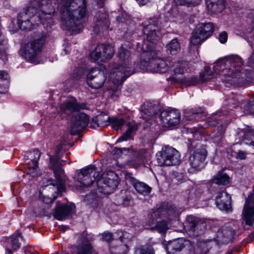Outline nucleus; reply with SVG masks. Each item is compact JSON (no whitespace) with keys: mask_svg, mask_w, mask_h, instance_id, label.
I'll return each mask as SVG.
<instances>
[{"mask_svg":"<svg viewBox=\"0 0 254 254\" xmlns=\"http://www.w3.org/2000/svg\"><path fill=\"white\" fill-rule=\"evenodd\" d=\"M117 234L119 240L117 241V245L112 248L111 251L115 254H126L129 251L131 235L126 232L119 231Z\"/></svg>","mask_w":254,"mask_h":254,"instance_id":"nucleus-18","label":"nucleus"},{"mask_svg":"<svg viewBox=\"0 0 254 254\" xmlns=\"http://www.w3.org/2000/svg\"><path fill=\"white\" fill-rule=\"evenodd\" d=\"M219 40L221 43H225L227 42L228 36L226 32H222L219 35Z\"/></svg>","mask_w":254,"mask_h":254,"instance_id":"nucleus-48","label":"nucleus"},{"mask_svg":"<svg viewBox=\"0 0 254 254\" xmlns=\"http://www.w3.org/2000/svg\"><path fill=\"white\" fill-rule=\"evenodd\" d=\"M254 202L253 196H249L247 198L244 207L243 214L246 224L253 225L254 222Z\"/></svg>","mask_w":254,"mask_h":254,"instance_id":"nucleus-24","label":"nucleus"},{"mask_svg":"<svg viewBox=\"0 0 254 254\" xmlns=\"http://www.w3.org/2000/svg\"><path fill=\"white\" fill-rule=\"evenodd\" d=\"M59 0H39V7L30 6L21 11L17 16L18 27L23 31H31L40 23H53L51 15L54 13ZM61 8L62 22L64 29L78 33L83 28L82 19L86 15L85 0H62Z\"/></svg>","mask_w":254,"mask_h":254,"instance_id":"nucleus-1","label":"nucleus"},{"mask_svg":"<svg viewBox=\"0 0 254 254\" xmlns=\"http://www.w3.org/2000/svg\"><path fill=\"white\" fill-rule=\"evenodd\" d=\"M8 78V74L5 71L0 70V81L6 80Z\"/></svg>","mask_w":254,"mask_h":254,"instance_id":"nucleus-57","label":"nucleus"},{"mask_svg":"<svg viewBox=\"0 0 254 254\" xmlns=\"http://www.w3.org/2000/svg\"><path fill=\"white\" fill-rule=\"evenodd\" d=\"M110 117L105 115H99L93 118L91 122V126L93 128L103 127L110 125Z\"/></svg>","mask_w":254,"mask_h":254,"instance_id":"nucleus-31","label":"nucleus"},{"mask_svg":"<svg viewBox=\"0 0 254 254\" xmlns=\"http://www.w3.org/2000/svg\"><path fill=\"white\" fill-rule=\"evenodd\" d=\"M127 125L128 126V128L126 132L117 140V142L126 141L130 139L132 134L135 133L137 130V127L135 124L131 125L128 124Z\"/></svg>","mask_w":254,"mask_h":254,"instance_id":"nucleus-35","label":"nucleus"},{"mask_svg":"<svg viewBox=\"0 0 254 254\" xmlns=\"http://www.w3.org/2000/svg\"><path fill=\"white\" fill-rule=\"evenodd\" d=\"M250 237L252 238H254V232L251 233V235H250Z\"/></svg>","mask_w":254,"mask_h":254,"instance_id":"nucleus-64","label":"nucleus"},{"mask_svg":"<svg viewBox=\"0 0 254 254\" xmlns=\"http://www.w3.org/2000/svg\"><path fill=\"white\" fill-rule=\"evenodd\" d=\"M208 11L213 13L221 12L225 7L224 0H206Z\"/></svg>","mask_w":254,"mask_h":254,"instance_id":"nucleus-28","label":"nucleus"},{"mask_svg":"<svg viewBox=\"0 0 254 254\" xmlns=\"http://www.w3.org/2000/svg\"><path fill=\"white\" fill-rule=\"evenodd\" d=\"M63 141H58L55 144L56 148V155L50 158L51 166L54 171L55 176L57 180L50 179L47 180L46 183H44L43 188H46L49 186L55 187L58 192H62L64 190V184L66 177L64 174V170L61 167L62 165L63 161H60V158L58 156V154L60 153L64 145Z\"/></svg>","mask_w":254,"mask_h":254,"instance_id":"nucleus-4","label":"nucleus"},{"mask_svg":"<svg viewBox=\"0 0 254 254\" xmlns=\"http://www.w3.org/2000/svg\"><path fill=\"white\" fill-rule=\"evenodd\" d=\"M179 211L176 207L170 205L167 207H161L157 209L152 210L148 216L147 224L152 225L155 223V219L163 218L169 222L176 219L179 216Z\"/></svg>","mask_w":254,"mask_h":254,"instance_id":"nucleus-11","label":"nucleus"},{"mask_svg":"<svg viewBox=\"0 0 254 254\" xmlns=\"http://www.w3.org/2000/svg\"><path fill=\"white\" fill-rule=\"evenodd\" d=\"M244 140L246 144L254 147V130H249L244 134Z\"/></svg>","mask_w":254,"mask_h":254,"instance_id":"nucleus-42","label":"nucleus"},{"mask_svg":"<svg viewBox=\"0 0 254 254\" xmlns=\"http://www.w3.org/2000/svg\"><path fill=\"white\" fill-rule=\"evenodd\" d=\"M147 50H146L144 47V45L142 47V53L141 54V58L145 63L147 64V67H149V65H151V63L153 62L154 60H156L157 58L156 52L147 47Z\"/></svg>","mask_w":254,"mask_h":254,"instance_id":"nucleus-30","label":"nucleus"},{"mask_svg":"<svg viewBox=\"0 0 254 254\" xmlns=\"http://www.w3.org/2000/svg\"><path fill=\"white\" fill-rule=\"evenodd\" d=\"M241 97H239L238 99H240V100L238 101V106H241L242 105V103L241 102L242 101V100H241Z\"/></svg>","mask_w":254,"mask_h":254,"instance_id":"nucleus-63","label":"nucleus"},{"mask_svg":"<svg viewBox=\"0 0 254 254\" xmlns=\"http://www.w3.org/2000/svg\"><path fill=\"white\" fill-rule=\"evenodd\" d=\"M72 122L70 132L72 134L75 135L82 131L87 126L89 118L84 113H77L72 119Z\"/></svg>","mask_w":254,"mask_h":254,"instance_id":"nucleus-22","label":"nucleus"},{"mask_svg":"<svg viewBox=\"0 0 254 254\" xmlns=\"http://www.w3.org/2000/svg\"><path fill=\"white\" fill-rule=\"evenodd\" d=\"M41 157V153L38 150H34L28 153V160L26 163L27 173L32 177H35L41 174L39 169L38 161Z\"/></svg>","mask_w":254,"mask_h":254,"instance_id":"nucleus-20","label":"nucleus"},{"mask_svg":"<svg viewBox=\"0 0 254 254\" xmlns=\"http://www.w3.org/2000/svg\"><path fill=\"white\" fill-rule=\"evenodd\" d=\"M96 191L105 194L111 193L118 186L119 182L117 177L113 171H110L107 174H104L101 177L97 178Z\"/></svg>","mask_w":254,"mask_h":254,"instance_id":"nucleus-10","label":"nucleus"},{"mask_svg":"<svg viewBox=\"0 0 254 254\" xmlns=\"http://www.w3.org/2000/svg\"><path fill=\"white\" fill-rule=\"evenodd\" d=\"M195 16L193 15H189L187 13H180L177 17V21L178 23H193L194 21Z\"/></svg>","mask_w":254,"mask_h":254,"instance_id":"nucleus-36","label":"nucleus"},{"mask_svg":"<svg viewBox=\"0 0 254 254\" xmlns=\"http://www.w3.org/2000/svg\"><path fill=\"white\" fill-rule=\"evenodd\" d=\"M252 23H253V26H252V35L251 37L254 39V11L252 13Z\"/></svg>","mask_w":254,"mask_h":254,"instance_id":"nucleus-59","label":"nucleus"},{"mask_svg":"<svg viewBox=\"0 0 254 254\" xmlns=\"http://www.w3.org/2000/svg\"><path fill=\"white\" fill-rule=\"evenodd\" d=\"M151 157V154L147 150H144L141 153V160L142 162L147 161L150 160Z\"/></svg>","mask_w":254,"mask_h":254,"instance_id":"nucleus-46","label":"nucleus"},{"mask_svg":"<svg viewBox=\"0 0 254 254\" xmlns=\"http://www.w3.org/2000/svg\"><path fill=\"white\" fill-rule=\"evenodd\" d=\"M106 79L107 77L104 72L97 67L90 69L87 75V83L92 89L101 88Z\"/></svg>","mask_w":254,"mask_h":254,"instance_id":"nucleus-15","label":"nucleus"},{"mask_svg":"<svg viewBox=\"0 0 254 254\" xmlns=\"http://www.w3.org/2000/svg\"><path fill=\"white\" fill-rule=\"evenodd\" d=\"M92 239V236L84 231L77 242V254H97L91 243Z\"/></svg>","mask_w":254,"mask_h":254,"instance_id":"nucleus-17","label":"nucleus"},{"mask_svg":"<svg viewBox=\"0 0 254 254\" xmlns=\"http://www.w3.org/2000/svg\"><path fill=\"white\" fill-rule=\"evenodd\" d=\"M20 235L17 234L15 236H13L11 239V245L14 250H17L20 247L19 239Z\"/></svg>","mask_w":254,"mask_h":254,"instance_id":"nucleus-44","label":"nucleus"},{"mask_svg":"<svg viewBox=\"0 0 254 254\" xmlns=\"http://www.w3.org/2000/svg\"><path fill=\"white\" fill-rule=\"evenodd\" d=\"M99 176V171L93 166H88L78 172L76 179L83 187H89Z\"/></svg>","mask_w":254,"mask_h":254,"instance_id":"nucleus-13","label":"nucleus"},{"mask_svg":"<svg viewBox=\"0 0 254 254\" xmlns=\"http://www.w3.org/2000/svg\"><path fill=\"white\" fill-rule=\"evenodd\" d=\"M191 112L193 115H195L198 116L199 115V114L201 113V109H199L198 111H194L193 110H192V111Z\"/></svg>","mask_w":254,"mask_h":254,"instance_id":"nucleus-62","label":"nucleus"},{"mask_svg":"<svg viewBox=\"0 0 254 254\" xmlns=\"http://www.w3.org/2000/svg\"><path fill=\"white\" fill-rule=\"evenodd\" d=\"M217 115H215L212 116V117L208 121V124L209 126H216L220 124V123L218 121H215V120L217 119L216 116Z\"/></svg>","mask_w":254,"mask_h":254,"instance_id":"nucleus-50","label":"nucleus"},{"mask_svg":"<svg viewBox=\"0 0 254 254\" xmlns=\"http://www.w3.org/2000/svg\"><path fill=\"white\" fill-rule=\"evenodd\" d=\"M155 223L153 225H150L152 227V230H156L159 233H165L169 229L170 224V222L166 220L163 218L160 217L159 219H155Z\"/></svg>","mask_w":254,"mask_h":254,"instance_id":"nucleus-32","label":"nucleus"},{"mask_svg":"<svg viewBox=\"0 0 254 254\" xmlns=\"http://www.w3.org/2000/svg\"><path fill=\"white\" fill-rule=\"evenodd\" d=\"M134 254H155V252L152 248H139L135 251Z\"/></svg>","mask_w":254,"mask_h":254,"instance_id":"nucleus-43","label":"nucleus"},{"mask_svg":"<svg viewBox=\"0 0 254 254\" xmlns=\"http://www.w3.org/2000/svg\"><path fill=\"white\" fill-rule=\"evenodd\" d=\"M123 150H126V148H115L113 150V152H114V154L117 155V156H120L122 154Z\"/></svg>","mask_w":254,"mask_h":254,"instance_id":"nucleus-51","label":"nucleus"},{"mask_svg":"<svg viewBox=\"0 0 254 254\" xmlns=\"http://www.w3.org/2000/svg\"><path fill=\"white\" fill-rule=\"evenodd\" d=\"M132 44L126 41L123 44L118 50L117 56L121 63L114 68L111 73L112 78L118 84L123 83L128 77L133 73L131 69V52Z\"/></svg>","mask_w":254,"mask_h":254,"instance_id":"nucleus-3","label":"nucleus"},{"mask_svg":"<svg viewBox=\"0 0 254 254\" xmlns=\"http://www.w3.org/2000/svg\"><path fill=\"white\" fill-rule=\"evenodd\" d=\"M247 64L249 66H254V52L248 59Z\"/></svg>","mask_w":254,"mask_h":254,"instance_id":"nucleus-53","label":"nucleus"},{"mask_svg":"<svg viewBox=\"0 0 254 254\" xmlns=\"http://www.w3.org/2000/svg\"><path fill=\"white\" fill-rule=\"evenodd\" d=\"M216 184L225 185L229 183V176L226 173H218L214 180Z\"/></svg>","mask_w":254,"mask_h":254,"instance_id":"nucleus-40","label":"nucleus"},{"mask_svg":"<svg viewBox=\"0 0 254 254\" xmlns=\"http://www.w3.org/2000/svg\"><path fill=\"white\" fill-rule=\"evenodd\" d=\"M85 103L77 102L76 99L72 98L66 99L59 106L61 113L66 115H70L72 113L78 111L86 108Z\"/></svg>","mask_w":254,"mask_h":254,"instance_id":"nucleus-21","label":"nucleus"},{"mask_svg":"<svg viewBox=\"0 0 254 254\" xmlns=\"http://www.w3.org/2000/svg\"><path fill=\"white\" fill-rule=\"evenodd\" d=\"M6 57L5 50L3 49V46L2 44H0V58L4 59Z\"/></svg>","mask_w":254,"mask_h":254,"instance_id":"nucleus-55","label":"nucleus"},{"mask_svg":"<svg viewBox=\"0 0 254 254\" xmlns=\"http://www.w3.org/2000/svg\"><path fill=\"white\" fill-rule=\"evenodd\" d=\"M193 130H194L192 131L193 139L197 140H203V137H204L203 135V129L194 128Z\"/></svg>","mask_w":254,"mask_h":254,"instance_id":"nucleus-45","label":"nucleus"},{"mask_svg":"<svg viewBox=\"0 0 254 254\" xmlns=\"http://www.w3.org/2000/svg\"><path fill=\"white\" fill-rule=\"evenodd\" d=\"M158 165L162 166H173L178 164L181 161L179 152L174 148L166 146L156 154Z\"/></svg>","mask_w":254,"mask_h":254,"instance_id":"nucleus-9","label":"nucleus"},{"mask_svg":"<svg viewBox=\"0 0 254 254\" xmlns=\"http://www.w3.org/2000/svg\"><path fill=\"white\" fill-rule=\"evenodd\" d=\"M184 247V240L179 239L167 242L165 249L169 254H174L176 252H180Z\"/></svg>","mask_w":254,"mask_h":254,"instance_id":"nucleus-29","label":"nucleus"},{"mask_svg":"<svg viewBox=\"0 0 254 254\" xmlns=\"http://www.w3.org/2000/svg\"><path fill=\"white\" fill-rule=\"evenodd\" d=\"M207 155V152L205 146L200 143H195L193 141L190 148L188 158L190 166L189 171L191 173L202 169L205 165L204 161Z\"/></svg>","mask_w":254,"mask_h":254,"instance_id":"nucleus-5","label":"nucleus"},{"mask_svg":"<svg viewBox=\"0 0 254 254\" xmlns=\"http://www.w3.org/2000/svg\"><path fill=\"white\" fill-rule=\"evenodd\" d=\"M188 197L190 199L199 197L202 193V190L197 186H193L187 190Z\"/></svg>","mask_w":254,"mask_h":254,"instance_id":"nucleus-37","label":"nucleus"},{"mask_svg":"<svg viewBox=\"0 0 254 254\" xmlns=\"http://www.w3.org/2000/svg\"><path fill=\"white\" fill-rule=\"evenodd\" d=\"M108 15L105 12L99 11L95 16L93 31L98 34L108 29L110 26Z\"/></svg>","mask_w":254,"mask_h":254,"instance_id":"nucleus-23","label":"nucleus"},{"mask_svg":"<svg viewBox=\"0 0 254 254\" xmlns=\"http://www.w3.org/2000/svg\"><path fill=\"white\" fill-rule=\"evenodd\" d=\"M143 31L146 36V39L150 42L158 40L161 33L159 20L156 17L149 18L142 23Z\"/></svg>","mask_w":254,"mask_h":254,"instance_id":"nucleus-12","label":"nucleus"},{"mask_svg":"<svg viewBox=\"0 0 254 254\" xmlns=\"http://www.w3.org/2000/svg\"><path fill=\"white\" fill-rule=\"evenodd\" d=\"M125 179L126 182L130 184L138 193L146 195L150 192L151 188L146 184L136 180L132 174L126 175Z\"/></svg>","mask_w":254,"mask_h":254,"instance_id":"nucleus-25","label":"nucleus"},{"mask_svg":"<svg viewBox=\"0 0 254 254\" xmlns=\"http://www.w3.org/2000/svg\"><path fill=\"white\" fill-rule=\"evenodd\" d=\"M158 108L157 106L155 105H151L147 108H145L144 110V115L142 116V117L147 122H148L149 118L147 117H149L150 118H152L154 116L158 113Z\"/></svg>","mask_w":254,"mask_h":254,"instance_id":"nucleus-38","label":"nucleus"},{"mask_svg":"<svg viewBox=\"0 0 254 254\" xmlns=\"http://www.w3.org/2000/svg\"><path fill=\"white\" fill-rule=\"evenodd\" d=\"M234 234V231L231 228L224 226L218 231L217 238L224 242H227L231 239Z\"/></svg>","mask_w":254,"mask_h":254,"instance_id":"nucleus-33","label":"nucleus"},{"mask_svg":"<svg viewBox=\"0 0 254 254\" xmlns=\"http://www.w3.org/2000/svg\"><path fill=\"white\" fill-rule=\"evenodd\" d=\"M45 39V35H42L40 37L26 44L20 50L21 55L29 62L37 64L35 59L41 51Z\"/></svg>","mask_w":254,"mask_h":254,"instance_id":"nucleus-7","label":"nucleus"},{"mask_svg":"<svg viewBox=\"0 0 254 254\" xmlns=\"http://www.w3.org/2000/svg\"><path fill=\"white\" fill-rule=\"evenodd\" d=\"M213 30L214 26L212 23H201L198 24L190 38V47L201 45L212 35Z\"/></svg>","mask_w":254,"mask_h":254,"instance_id":"nucleus-8","label":"nucleus"},{"mask_svg":"<svg viewBox=\"0 0 254 254\" xmlns=\"http://www.w3.org/2000/svg\"><path fill=\"white\" fill-rule=\"evenodd\" d=\"M152 0H136V2L139 6H144L151 2Z\"/></svg>","mask_w":254,"mask_h":254,"instance_id":"nucleus-54","label":"nucleus"},{"mask_svg":"<svg viewBox=\"0 0 254 254\" xmlns=\"http://www.w3.org/2000/svg\"><path fill=\"white\" fill-rule=\"evenodd\" d=\"M187 0H174L175 3L177 4L181 5H185L187 6V3H184L183 1H187Z\"/></svg>","mask_w":254,"mask_h":254,"instance_id":"nucleus-61","label":"nucleus"},{"mask_svg":"<svg viewBox=\"0 0 254 254\" xmlns=\"http://www.w3.org/2000/svg\"><path fill=\"white\" fill-rule=\"evenodd\" d=\"M7 85H0V94H5L8 91Z\"/></svg>","mask_w":254,"mask_h":254,"instance_id":"nucleus-58","label":"nucleus"},{"mask_svg":"<svg viewBox=\"0 0 254 254\" xmlns=\"http://www.w3.org/2000/svg\"><path fill=\"white\" fill-rule=\"evenodd\" d=\"M130 197L126 196L123 198V202L122 203V205L125 206H127L129 205V202L130 201Z\"/></svg>","mask_w":254,"mask_h":254,"instance_id":"nucleus-56","label":"nucleus"},{"mask_svg":"<svg viewBox=\"0 0 254 254\" xmlns=\"http://www.w3.org/2000/svg\"><path fill=\"white\" fill-rule=\"evenodd\" d=\"M73 207H74L73 205H58L55 208L54 216L58 220H63L71 214Z\"/></svg>","mask_w":254,"mask_h":254,"instance_id":"nucleus-27","label":"nucleus"},{"mask_svg":"<svg viewBox=\"0 0 254 254\" xmlns=\"http://www.w3.org/2000/svg\"><path fill=\"white\" fill-rule=\"evenodd\" d=\"M201 0H187L183 1L184 3H187V6H195L199 4Z\"/></svg>","mask_w":254,"mask_h":254,"instance_id":"nucleus-47","label":"nucleus"},{"mask_svg":"<svg viewBox=\"0 0 254 254\" xmlns=\"http://www.w3.org/2000/svg\"><path fill=\"white\" fill-rule=\"evenodd\" d=\"M243 65V61L239 56L231 55L218 61L214 65V69L222 76L224 82L233 84L243 81L244 74L241 72Z\"/></svg>","mask_w":254,"mask_h":254,"instance_id":"nucleus-2","label":"nucleus"},{"mask_svg":"<svg viewBox=\"0 0 254 254\" xmlns=\"http://www.w3.org/2000/svg\"><path fill=\"white\" fill-rule=\"evenodd\" d=\"M167 52L172 55H176L181 50V46L177 38L173 39L166 46Z\"/></svg>","mask_w":254,"mask_h":254,"instance_id":"nucleus-34","label":"nucleus"},{"mask_svg":"<svg viewBox=\"0 0 254 254\" xmlns=\"http://www.w3.org/2000/svg\"><path fill=\"white\" fill-rule=\"evenodd\" d=\"M231 201L230 195L225 191L220 192L215 199L217 206L220 210L226 211H228L231 209Z\"/></svg>","mask_w":254,"mask_h":254,"instance_id":"nucleus-26","label":"nucleus"},{"mask_svg":"<svg viewBox=\"0 0 254 254\" xmlns=\"http://www.w3.org/2000/svg\"><path fill=\"white\" fill-rule=\"evenodd\" d=\"M149 69L154 72L164 73L167 72L170 68L174 67L173 71L175 74H183L187 70V63L182 62H176L174 60L164 61L160 59H157L151 63Z\"/></svg>","mask_w":254,"mask_h":254,"instance_id":"nucleus-6","label":"nucleus"},{"mask_svg":"<svg viewBox=\"0 0 254 254\" xmlns=\"http://www.w3.org/2000/svg\"><path fill=\"white\" fill-rule=\"evenodd\" d=\"M104 240L109 242L113 239V235L110 232H105L102 234Z\"/></svg>","mask_w":254,"mask_h":254,"instance_id":"nucleus-49","label":"nucleus"},{"mask_svg":"<svg viewBox=\"0 0 254 254\" xmlns=\"http://www.w3.org/2000/svg\"><path fill=\"white\" fill-rule=\"evenodd\" d=\"M97 3V4L100 7H102L104 6L105 1L106 0H95Z\"/></svg>","mask_w":254,"mask_h":254,"instance_id":"nucleus-60","label":"nucleus"},{"mask_svg":"<svg viewBox=\"0 0 254 254\" xmlns=\"http://www.w3.org/2000/svg\"><path fill=\"white\" fill-rule=\"evenodd\" d=\"M160 118L161 124L163 127H171L179 124L181 115L177 110H166L160 113Z\"/></svg>","mask_w":254,"mask_h":254,"instance_id":"nucleus-19","label":"nucleus"},{"mask_svg":"<svg viewBox=\"0 0 254 254\" xmlns=\"http://www.w3.org/2000/svg\"><path fill=\"white\" fill-rule=\"evenodd\" d=\"M115 53L113 47L110 45L100 44L91 52V60L94 62H103L111 59Z\"/></svg>","mask_w":254,"mask_h":254,"instance_id":"nucleus-14","label":"nucleus"},{"mask_svg":"<svg viewBox=\"0 0 254 254\" xmlns=\"http://www.w3.org/2000/svg\"><path fill=\"white\" fill-rule=\"evenodd\" d=\"M184 225L186 231L194 232L196 236L203 234L206 227L204 220L193 215L188 216Z\"/></svg>","mask_w":254,"mask_h":254,"instance_id":"nucleus-16","label":"nucleus"},{"mask_svg":"<svg viewBox=\"0 0 254 254\" xmlns=\"http://www.w3.org/2000/svg\"><path fill=\"white\" fill-rule=\"evenodd\" d=\"M125 123V120L122 118H110V125L111 124L112 127L116 130L119 129Z\"/></svg>","mask_w":254,"mask_h":254,"instance_id":"nucleus-41","label":"nucleus"},{"mask_svg":"<svg viewBox=\"0 0 254 254\" xmlns=\"http://www.w3.org/2000/svg\"><path fill=\"white\" fill-rule=\"evenodd\" d=\"M199 77L202 81H208L213 77V72L209 67L206 66L204 71L200 73Z\"/></svg>","mask_w":254,"mask_h":254,"instance_id":"nucleus-39","label":"nucleus"},{"mask_svg":"<svg viewBox=\"0 0 254 254\" xmlns=\"http://www.w3.org/2000/svg\"><path fill=\"white\" fill-rule=\"evenodd\" d=\"M237 154V158H239L240 159H241V160L245 159L246 158L247 153L245 151H243L242 150H239L238 151Z\"/></svg>","mask_w":254,"mask_h":254,"instance_id":"nucleus-52","label":"nucleus"}]
</instances>
